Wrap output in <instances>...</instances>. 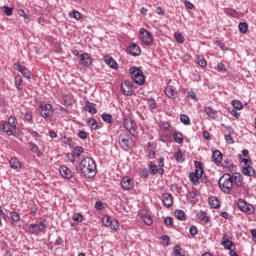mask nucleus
<instances>
[{
  "label": "nucleus",
  "instance_id": "obj_1",
  "mask_svg": "<svg viewBox=\"0 0 256 256\" xmlns=\"http://www.w3.org/2000/svg\"><path fill=\"white\" fill-rule=\"evenodd\" d=\"M77 173L84 175L87 179H93L97 175V165L91 157L84 158L76 168Z\"/></svg>",
  "mask_w": 256,
  "mask_h": 256
},
{
  "label": "nucleus",
  "instance_id": "obj_2",
  "mask_svg": "<svg viewBox=\"0 0 256 256\" xmlns=\"http://www.w3.org/2000/svg\"><path fill=\"white\" fill-rule=\"evenodd\" d=\"M0 131H3V133H6L8 136L15 135V133H17V118L10 116L8 121H1Z\"/></svg>",
  "mask_w": 256,
  "mask_h": 256
},
{
  "label": "nucleus",
  "instance_id": "obj_3",
  "mask_svg": "<svg viewBox=\"0 0 256 256\" xmlns=\"http://www.w3.org/2000/svg\"><path fill=\"white\" fill-rule=\"evenodd\" d=\"M218 185L223 191V193H226V195H229L231 193V190L233 189V178L231 177V174L226 173L224 174L218 181Z\"/></svg>",
  "mask_w": 256,
  "mask_h": 256
},
{
  "label": "nucleus",
  "instance_id": "obj_4",
  "mask_svg": "<svg viewBox=\"0 0 256 256\" xmlns=\"http://www.w3.org/2000/svg\"><path fill=\"white\" fill-rule=\"evenodd\" d=\"M118 142L124 151H129L131 149V144L133 143V139L131 138V135L127 132H122L118 136Z\"/></svg>",
  "mask_w": 256,
  "mask_h": 256
},
{
  "label": "nucleus",
  "instance_id": "obj_5",
  "mask_svg": "<svg viewBox=\"0 0 256 256\" xmlns=\"http://www.w3.org/2000/svg\"><path fill=\"white\" fill-rule=\"evenodd\" d=\"M194 164L196 170L194 173L189 174V179L193 182V185H197V183H199V179L203 177V164L199 161H195Z\"/></svg>",
  "mask_w": 256,
  "mask_h": 256
},
{
  "label": "nucleus",
  "instance_id": "obj_6",
  "mask_svg": "<svg viewBox=\"0 0 256 256\" xmlns=\"http://www.w3.org/2000/svg\"><path fill=\"white\" fill-rule=\"evenodd\" d=\"M130 74L136 85H143L145 83V75L141 69L137 67H131Z\"/></svg>",
  "mask_w": 256,
  "mask_h": 256
},
{
  "label": "nucleus",
  "instance_id": "obj_7",
  "mask_svg": "<svg viewBox=\"0 0 256 256\" xmlns=\"http://www.w3.org/2000/svg\"><path fill=\"white\" fill-rule=\"evenodd\" d=\"M123 125H124L125 129H127V131H129V133H130V135H132V137H137V135H139V132H137V124L135 123V121H133V119L125 118Z\"/></svg>",
  "mask_w": 256,
  "mask_h": 256
},
{
  "label": "nucleus",
  "instance_id": "obj_8",
  "mask_svg": "<svg viewBox=\"0 0 256 256\" xmlns=\"http://www.w3.org/2000/svg\"><path fill=\"white\" fill-rule=\"evenodd\" d=\"M139 38L141 43L144 45H153V36H151V33H149L145 28L140 29Z\"/></svg>",
  "mask_w": 256,
  "mask_h": 256
},
{
  "label": "nucleus",
  "instance_id": "obj_9",
  "mask_svg": "<svg viewBox=\"0 0 256 256\" xmlns=\"http://www.w3.org/2000/svg\"><path fill=\"white\" fill-rule=\"evenodd\" d=\"M238 208L244 213H247V215H252V213H255V207H253L251 204H247V202L243 199L238 200Z\"/></svg>",
  "mask_w": 256,
  "mask_h": 256
},
{
  "label": "nucleus",
  "instance_id": "obj_10",
  "mask_svg": "<svg viewBox=\"0 0 256 256\" xmlns=\"http://www.w3.org/2000/svg\"><path fill=\"white\" fill-rule=\"evenodd\" d=\"M221 244L223 245L224 249H228V251H235V243L233 241L229 240V236L227 234H224Z\"/></svg>",
  "mask_w": 256,
  "mask_h": 256
},
{
  "label": "nucleus",
  "instance_id": "obj_11",
  "mask_svg": "<svg viewBox=\"0 0 256 256\" xmlns=\"http://www.w3.org/2000/svg\"><path fill=\"white\" fill-rule=\"evenodd\" d=\"M133 180L129 177H124L121 180V187L125 190V191H131V189H133Z\"/></svg>",
  "mask_w": 256,
  "mask_h": 256
},
{
  "label": "nucleus",
  "instance_id": "obj_12",
  "mask_svg": "<svg viewBox=\"0 0 256 256\" xmlns=\"http://www.w3.org/2000/svg\"><path fill=\"white\" fill-rule=\"evenodd\" d=\"M14 67L17 71L22 73L23 77L26 79H31V71H29V69L23 67L21 64H14Z\"/></svg>",
  "mask_w": 256,
  "mask_h": 256
},
{
  "label": "nucleus",
  "instance_id": "obj_13",
  "mask_svg": "<svg viewBox=\"0 0 256 256\" xmlns=\"http://www.w3.org/2000/svg\"><path fill=\"white\" fill-rule=\"evenodd\" d=\"M41 115L45 119H47V117H51V115H53V107L51 106V104H46V105L42 106Z\"/></svg>",
  "mask_w": 256,
  "mask_h": 256
},
{
  "label": "nucleus",
  "instance_id": "obj_14",
  "mask_svg": "<svg viewBox=\"0 0 256 256\" xmlns=\"http://www.w3.org/2000/svg\"><path fill=\"white\" fill-rule=\"evenodd\" d=\"M129 53L130 55H132L133 57H139V55H141V47H139V45L132 43L129 48Z\"/></svg>",
  "mask_w": 256,
  "mask_h": 256
},
{
  "label": "nucleus",
  "instance_id": "obj_15",
  "mask_svg": "<svg viewBox=\"0 0 256 256\" xmlns=\"http://www.w3.org/2000/svg\"><path fill=\"white\" fill-rule=\"evenodd\" d=\"M121 89L124 95H132L133 94V84L129 81H126L122 84Z\"/></svg>",
  "mask_w": 256,
  "mask_h": 256
},
{
  "label": "nucleus",
  "instance_id": "obj_16",
  "mask_svg": "<svg viewBox=\"0 0 256 256\" xmlns=\"http://www.w3.org/2000/svg\"><path fill=\"white\" fill-rule=\"evenodd\" d=\"M45 229V224L43 222H39L37 224H31L29 226L30 233H39Z\"/></svg>",
  "mask_w": 256,
  "mask_h": 256
},
{
  "label": "nucleus",
  "instance_id": "obj_17",
  "mask_svg": "<svg viewBox=\"0 0 256 256\" xmlns=\"http://www.w3.org/2000/svg\"><path fill=\"white\" fill-rule=\"evenodd\" d=\"M59 172L64 179H71V177H73V172L71 169L67 168V166H61Z\"/></svg>",
  "mask_w": 256,
  "mask_h": 256
},
{
  "label": "nucleus",
  "instance_id": "obj_18",
  "mask_svg": "<svg viewBox=\"0 0 256 256\" xmlns=\"http://www.w3.org/2000/svg\"><path fill=\"white\" fill-rule=\"evenodd\" d=\"M162 202L165 207H171L173 205V195L165 193L162 195Z\"/></svg>",
  "mask_w": 256,
  "mask_h": 256
},
{
  "label": "nucleus",
  "instance_id": "obj_19",
  "mask_svg": "<svg viewBox=\"0 0 256 256\" xmlns=\"http://www.w3.org/2000/svg\"><path fill=\"white\" fill-rule=\"evenodd\" d=\"M232 183H235L237 187H243V176L239 173H234L232 176Z\"/></svg>",
  "mask_w": 256,
  "mask_h": 256
},
{
  "label": "nucleus",
  "instance_id": "obj_20",
  "mask_svg": "<svg viewBox=\"0 0 256 256\" xmlns=\"http://www.w3.org/2000/svg\"><path fill=\"white\" fill-rule=\"evenodd\" d=\"M80 64H82L83 67H89L91 65V56L87 53H83L80 56Z\"/></svg>",
  "mask_w": 256,
  "mask_h": 256
},
{
  "label": "nucleus",
  "instance_id": "obj_21",
  "mask_svg": "<svg viewBox=\"0 0 256 256\" xmlns=\"http://www.w3.org/2000/svg\"><path fill=\"white\" fill-rule=\"evenodd\" d=\"M28 147H29V150L32 153H36L38 157H42L43 156V152H41V150H39V147L35 143L29 142L28 143Z\"/></svg>",
  "mask_w": 256,
  "mask_h": 256
},
{
  "label": "nucleus",
  "instance_id": "obj_22",
  "mask_svg": "<svg viewBox=\"0 0 256 256\" xmlns=\"http://www.w3.org/2000/svg\"><path fill=\"white\" fill-rule=\"evenodd\" d=\"M165 94L169 99H173V97L177 95V89H175L173 86H167L165 88Z\"/></svg>",
  "mask_w": 256,
  "mask_h": 256
},
{
  "label": "nucleus",
  "instance_id": "obj_23",
  "mask_svg": "<svg viewBox=\"0 0 256 256\" xmlns=\"http://www.w3.org/2000/svg\"><path fill=\"white\" fill-rule=\"evenodd\" d=\"M212 158L214 163H216V165H219V163L223 161V154L221 153V151L216 150L212 153Z\"/></svg>",
  "mask_w": 256,
  "mask_h": 256
},
{
  "label": "nucleus",
  "instance_id": "obj_24",
  "mask_svg": "<svg viewBox=\"0 0 256 256\" xmlns=\"http://www.w3.org/2000/svg\"><path fill=\"white\" fill-rule=\"evenodd\" d=\"M85 151V149L81 146H77L74 148V151L72 153V159L71 162L75 161V157H81V154Z\"/></svg>",
  "mask_w": 256,
  "mask_h": 256
},
{
  "label": "nucleus",
  "instance_id": "obj_25",
  "mask_svg": "<svg viewBox=\"0 0 256 256\" xmlns=\"http://www.w3.org/2000/svg\"><path fill=\"white\" fill-rule=\"evenodd\" d=\"M105 63H106V65H109L111 69H117V67H119V65L117 64L115 59H113L110 56L105 57Z\"/></svg>",
  "mask_w": 256,
  "mask_h": 256
},
{
  "label": "nucleus",
  "instance_id": "obj_26",
  "mask_svg": "<svg viewBox=\"0 0 256 256\" xmlns=\"http://www.w3.org/2000/svg\"><path fill=\"white\" fill-rule=\"evenodd\" d=\"M242 173L247 177H253V175H255V169L251 166H245L242 168Z\"/></svg>",
  "mask_w": 256,
  "mask_h": 256
},
{
  "label": "nucleus",
  "instance_id": "obj_27",
  "mask_svg": "<svg viewBox=\"0 0 256 256\" xmlns=\"http://www.w3.org/2000/svg\"><path fill=\"white\" fill-rule=\"evenodd\" d=\"M63 103L66 107H71V105H73V103H75V100L73 99V96L66 95L63 97Z\"/></svg>",
  "mask_w": 256,
  "mask_h": 256
},
{
  "label": "nucleus",
  "instance_id": "obj_28",
  "mask_svg": "<svg viewBox=\"0 0 256 256\" xmlns=\"http://www.w3.org/2000/svg\"><path fill=\"white\" fill-rule=\"evenodd\" d=\"M84 109L85 111H88V113H91L92 115H95V113H97V109L90 102H86Z\"/></svg>",
  "mask_w": 256,
  "mask_h": 256
},
{
  "label": "nucleus",
  "instance_id": "obj_29",
  "mask_svg": "<svg viewBox=\"0 0 256 256\" xmlns=\"http://www.w3.org/2000/svg\"><path fill=\"white\" fill-rule=\"evenodd\" d=\"M205 113L208 115V117H211V119H217V111H215L212 107L205 108Z\"/></svg>",
  "mask_w": 256,
  "mask_h": 256
},
{
  "label": "nucleus",
  "instance_id": "obj_30",
  "mask_svg": "<svg viewBox=\"0 0 256 256\" xmlns=\"http://www.w3.org/2000/svg\"><path fill=\"white\" fill-rule=\"evenodd\" d=\"M141 219L145 225L151 226L153 225V218L148 214H142Z\"/></svg>",
  "mask_w": 256,
  "mask_h": 256
},
{
  "label": "nucleus",
  "instance_id": "obj_31",
  "mask_svg": "<svg viewBox=\"0 0 256 256\" xmlns=\"http://www.w3.org/2000/svg\"><path fill=\"white\" fill-rule=\"evenodd\" d=\"M9 163L12 169H21V162L17 158H12Z\"/></svg>",
  "mask_w": 256,
  "mask_h": 256
},
{
  "label": "nucleus",
  "instance_id": "obj_32",
  "mask_svg": "<svg viewBox=\"0 0 256 256\" xmlns=\"http://www.w3.org/2000/svg\"><path fill=\"white\" fill-rule=\"evenodd\" d=\"M209 204L211 207H213V209H218V207L221 205L219 199L215 197L209 199Z\"/></svg>",
  "mask_w": 256,
  "mask_h": 256
},
{
  "label": "nucleus",
  "instance_id": "obj_33",
  "mask_svg": "<svg viewBox=\"0 0 256 256\" xmlns=\"http://www.w3.org/2000/svg\"><path fill=\"white\" fill-rule=\"evenodd\" d=\"M174 215L176 217V219H179V221H185V212L183 210H176L174 212Z\"/></svg>",
  "mask_w": 256,
  "mask_h": 256
},
{
  "label": "nucleus",
  "instance_id": "obj_34",
  "mask_svg": "<svg viewBox=\"0 0 256 256\" xmlns=\"http://www.w3.org/2000/svg\"><path fill=\"white\" fill-rule=\"evenodd\" d=\"M197 63L203 69H205V67H207V60H205V57H203V56H197Z\"/></svg>",
  "mask_w": 256,
  "mask_h": 256
},
{
  "label": "nucleus",
  "instance_id": "obj_35",
  "mask_svg": "<svg viewBox=\"0 0 256 256\" xmlns=\"http://www.w3.org/2000/svg\"><path fill=\"white\" fill-rule=\"evenodd\" d=\"M240 33H247L249 31V25L245 22H241L238 25Z\"/></svg>",
  "mask_w": 256,
  "mask_h": 256
},
{
  "label": "nucleus",
  "instance_id": "obj_36",
  "mask_svg": "<svg viewBox=\"0 0 256 256\" xmlns=\"http://www.w3.org/2000/svg\"><path fill=\"white\" fill-rule=\"evenodd\" d=\"M198 219L200 221H205L206 223H209V217H207V212L201 211L197 214Z\"/></svg>",
  "mask_w": 256,
  "mask_h": 256
},
{
  "label": "nucleus",
  "instance_id": "obj_37",
  "mask_svg": "<svg viewBox=\"0 0 256 256\" xmlns=\"http://www.w3.org/2000/svg\"><path fill=\"white\" fill-rule=\"evenodd\" d=\"M174 39L177 41V43H185V37L181 32H175Z\"/></svg>",
  "mask_w": 256,
  "mask_h": 256
},
{
  "label": "nucleus",
  "instance_id": "obj_38",
  "mask_svg": "<svg viewBox=\"0 0 256 256\" xmlns=\"http://www.w3.org/2000/svg\"><path fill=\"white\" fill-rule=\"evenodd\" d=\"M149 170L152 175H157V173H159V169L157 168V165H155V163L153 162L149 163Z\"/></svg>",
  "mask_w": 256,
  "mask_h": 256
},
{
  "label": "nucleus",
  "instance_id": "obj_39",
  "mask_svg": "<svg viewBox=\"0 0 256 256\" xmlns=\"http://www.w3.org/2000/svg\"><path fill=\"white\" fill-rule=\"evenodd\" d=\"M69 17H71V19H76V21H79V19H81V14L79 11L74 10L72 12H69Z\"/></svg>",
  "mask_w": 256,
  "mask_h": 256
},
{
  "label": "nucleus",
  "instance_id": "obj_40",
  "mask_svg": "<svg viewBox=\"0 0 256 256\" xmlns=\"http://www.w3.org/2000/svg\"><path fill=\"white\" fill-rule=\"evenodd\" d=\"M232 107L234 109H237L238 111H241V109H243V103L239 100H233L232 101Z\"/></svg>",
  "mask_w": 256,
  "mask_h": 256
},
{
  "label": "nucleus",
  "instance_id": "obj_41",
  "mask_svg": "<svg viewBox=\"0 0 256 256\" xmlns=\"http://www.w3.org/2000/svg\"><path fill=\"white\" fill-rule=\"evenodd\" d=\"M174 141L178 144H181L183 143V134L177 132V133H174Z\"/></svg>",
  "mask_w": 256,
  "mask_h": 256
},
{
  "label": "nucleus",
  "instance_id": "obj_42",
  "mask_svg": "<svg viewBox=\"0 0 256 256\" xmlns=\"http://www.w3.org/2000/svg\"><path fill=\"white\" fill-rule=\"evenodd\" d=\"M180 121L183 123V125H189L191 123V120L189 119V116L182 114L180 116Z\"/></svg>",
  "mask_w": 256,
  "mask_h": 256
},
{
  "label": "nucleus",
  "instance_id": "obj_43",
  "mask_svg": "<svg viewBox=\"0 0 256 256\" xmlns=\"http://www.w3.org/2000/svg\"><path fill=\"white\" fill-rule=\"evenodd\" d=\"M87 125H89V127L91 129H93L94 131L97 130V127H98L97 120H95V119L88 120Z\"/></svg>",
  "mask_w": 256,
  "mask_h": 256
},
{
  "label": "nucleus",
  "instance_id": "obj_44",
  "mask_svg": "<svg viewBox=\"0 0 256 256\" xmlns=\"http://www.w3.org/2000/svg\"><path fill=\"white\" fill-rule=\"evenodd\" d=\"M102 121H104V123H112L113 116L110 114H102Z\"/></svg>",
  "mask_w": 256,
  "mask_h": 256
},
{
  "label": "nucleus",
  "instance_id": "obj_45",
  "mask_svg": "<svg viewBox=\"0 0 256 256\" xmlns=\"http://www.w3.org/2000/svg\"><path fill=\"white\" fill-rule=\"evenodd\" d=\"M10 217L12 221H14V223H19V220L21 219V217L19 216V213L17 212H11Z\"/></svg>",
  "mask_w": 256,
  "mask_h": 256
},
{
  "label": "nucleus",
  "instance_id": "obj_46",
  "mask_svg": "<svg viewBox=\"0 0 256 256\" xmlns=\"http://www.w3.org/2000/svg\"><path fill=\"white\" fill-rule=\"evenodd\" d=\"M240 159H241V162L244 163L245 167H251V165L253 164V162L251 161V158L249 157L241 158V155H240Z\"/></svg>",
  "mask_w": 256,
  "mask_h": 256
},
{
  "label": "nucleus",
  "instance_id": "obj_47",
  "mask_svg": "<svg viewBox=\"0 0 256 256\" xmlns=\"http://www.w3.org/2000/svg\"><path fill=\"white\" fill-rule=\"evenodd\" d=\"M15 85L19 91H21V87H23V79L21 77L15 78Z\"/></svg>",
  "mask_w": 256,
  "mask_h": 256
},
{
  "label": "nucleus",
  "instance_id": "obj_48",
  "mask_svg": "<svg viewBox=\"0 0 256 256\" xmlns=\"http://www.w3.org/2000/svg\"><path fill=\"white\" fill-rule=\"evenodd\" d=\"M164 166H165V163L163 162V158H159L158 170L160 175H163V173H165V170L163 169Z\"/></svg>",
  "mask_w": 256,
  "mask_h": 256
},
{
  "label": "nucleus",
  "instance_id": "obj_49",
  "mask_svg": "<svg viewBox=\"0 0 256 256\" xmlns=\"http://www.w3.org/2000/svg\"><path fill=\"white\" fill-rule=\"evenodd\" d=\"M111 218L109 216H104L102 218V224L105 226V227H109V225H111Z\"/></svg>",
  "mask_w": 256,
  "mask_h": 256
},
{
  "label": "nucleus",
  "instance_id": "obj_50",
  "mask_svg": "<svg viewBox=\"0 0 256 256\" xmlns=\"http://www.w3.org/2000/svg\"><path fill=\"white\" fill-rule=\"evenodd\" d=\"M73 221H76V223H83V215L81 214H74L72 217Z\"/></svg>",
  "mask_w": 256,
  "mask_h": 256
},
{
  "label": "nucleus",
  "instance_id": "obj_51",
  "mask_svg": "<svg viewBox=\"0 0 256 256\" xmlns=\"http://www.w3.org/2000/svg\"><path fill=\"white\" fill-rule=\"evenodd\" d=\"M111 229H114V231H117L119 229V222L117 220H111V224L109 225Z\"/></svg>",
  "mask_w": 256,
  "mask_h": 256
},
{
  "label": "nucleus",
  "instance_id": "obj_52",
  "mask_svg": "<svg viewBox=\"0 0 256 256\" xmlns=\"http://www.w3.org/2000/svg\"><path fill=\"white\" fill-rule=\"evenodd\" d=\"M217 71H219V73H225L227 71V68L225 67V64L218 63Z\"/></svg>",
  "mask_w": 256,
  "mask_h": 256
},
{
  "label": "nucleus",
  "instance_id": "obj_53",
  "mask_svg": "<svg viewBox=\"0 0 256 256\" xmlns=\"http://www.w3.org/2000/svg\"><path fill=\"white\" fill-rule=\"evenodd\" d=\"M174 159H176V161H181L183 159V153L180 149L174 154Z\"/></svg>",
  "mask_w": 256,
  "mask_h": 256
},
{
  "label": "nucleus",
  "instance_id": "obj_54",
  "mask_svg": "<svg viewBox=\"0 0 256 256\" xmlns=\"http://www.w3.org/2000/svg\"><path fill=\"white\" fill-rule=\"evenodd\" d=\"M4 13L5 15H7L8 17H11V15H13V8H9L7 6H4Z\"/></svg>",
  "mask_w": 256,
  "mask_h": 256
},
{
  "label": "nucleus",
  "instance_id": "obj_55",
  "mask_svg": "<svg viewBox=\"0 0 256 256\" xmlns=\"http://www.w3.org/2000/svg\"><path fill=\"white\" fill-rule=\"evenodd\" d=\"M148 105H149L150 109H156V107H157V103L155 102L154 99H149L148 100Z\"/></svg>",
  "mask_w": 256,
  "mask_h": 256
},
{
  "label": "nucleus",
  "instance_id": "obj_56",
  "mask_svg": "<svg viewBox=\"0 0 256 256\" xmlns=\"http://www.w3.org/2000/svg\"><path fill=\"white\" fill-rule=\"evenodd\" d=\"M25 120L28 121V123H33V115L31 114V112H27L25 114Z\"/></svg>",
  "mask_w": 256,
  "mask_h": 256
},
{
  "label": "nucleus",
  "instance_id": "obj_57",
  "mask_svg": "<svg viewBox=\"0 0 256 256\" xmlns=\"http://www.w3.org/2000/svg\"><path fill=\"white\" fill-rule=\"evenodd\" d=\"M18 15H20V17H23L24 19L29 20V16L27 15V13H25V10L23 9L18 10Z\"/></svg>",
  "mask_w": 256,
  "mask_h": 256
},
{
  "label": "nucleus",
  "instance_id": "obj_58",
  "mask_svg": "<svg viewBox=\"0 0 256 256\" xmlns=\"http://www.w3.org/2000/svg\"><path fill=\"white\" fill-rule=\"evenodd\" d=\"M225 141L230 145H233V143H235V141H233V137H231V134L225 135Z\"/></svg>",
  "mask_w": 256,
  "mask_h": 256
},
{
  "label": "nucleus",
  "instance_id": "obj_59",
  "mask_svg": "<svg viewBox=\"0 0 256 256\" xmlns=\"http://www.w3.org/2000/svg\"><path fill=\"white\" fill-rule=\"evenodd\" d=\"M173 251H174V255L176 256L181 255V246L179 245L174 246Z\"/></svg>",
  "mask_w": 256,
  "mask_h": 256
},
{
  "label": "nucleus",
  "instance_id": "obj_60",
  "mask_svg": "<svg viewBox=\"0 0 256 256\" xmlns=\"http://www.w3.org/2000/svg\"><path fill=\"white\" fill-rule=\"evenodd\" d=\"M161 239H162V241H165L166 247H169V244L171 243V239L169 238V236L163 235V236L161 237Z\"/></svg>",
  "mask_w": 256,
  "mask_h": 256
},
{
  "label": "nucleus",
  "instance_id": "obj_61",
  "mask_svg": "<svg viewBox=\"0 0 256 256\" xmlns=\"http://www.w3.org/2000/svg\"><path fill=\"white\" fill-rule=\"evenodd\" d=\"M190 235H192L193 237H194V235H197V233H198V230H197V228H196V226L195 225H192L191 227H190Z\"/></svg>",
  "mask_w": 256,
  "mask_h": 256
},
{
  "label": "nucleus",
  "instance_id": "obj_62",
  "mask_svg": "<svg viewBox=\"0 0 256 256\" xmlns=\"http://www.w3.org/2000/svg\"><path fill=\"white\" fill-rule=\"evenodd\" d=\"M164 223L167 227H169V225H173V218L171 217H166L164 220Z\"/></svg>",
  "mask_w": 256,
  "mask_h": 256
},
{
  "label": "nucleus",
  "instance_id": "obj_63",
  "mask_svg": "<svg viewBox=\"0 0 256 256\" xmlns=\"http://www.w3.org/2000/svg\"><path fill=\"white\" fill-rule=\"evenodd\" d=\"M184 5H185L186 9H194V7H195L193 5V3H191V2H189L187 0L184 1Z\"/></svg>",
  "mask_w": 256,
  "mask_h": 256
},
{
  "label": "nucleus",
  "instance_id": "obj_64",
  "mask_svg": "<svg viewBox=\"0 0 256 256\" xmlns=\"http://www.w3.org/2000/svg\"><path fill=\"white\" fill-rule=\"evenodd\" d=\"M78 137H79L80 139H87V137H88L87 132H85V131H80V132L78 133Z\"/></svg>",
  "mask_w": 256,
  "mask_h": 256
}]
</instances>
